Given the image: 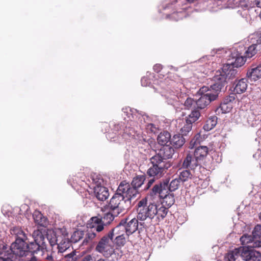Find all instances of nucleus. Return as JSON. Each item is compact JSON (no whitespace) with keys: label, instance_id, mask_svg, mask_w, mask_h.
<instances>
[{"label":"nucleus","instance_id":"nucleus-2","mask_svg":"<svg viewBox=\"0 0 261 261\" xmlns=\"http://www.w3.org/2000/svg\"><path fill=\"white\" fill-rule=\"evenodd\" d=\"M138 219L144 221L147 219L152 220L155 217V222L163 220L167 215L168 208L162 204H155L151 202L148 203L147 198H144L137 203Z\"/></svg>","mask_w":261,"mask_h":261},{"label":"nucleus","instance_id":"nucleus-1","mask_svg":"<svg viewBox=\"0 0 261 261\" xmlns=\"http://www.w3.org/2000/svg\"><path fill=\"white\" fill-rule=\"evenodd\" d=\"M122 112V115L126 122L122 135V138L132 140L138 145L149 146L151 142L150 137L143 134L140 129L145 127L147 133L154 134L158 132V127L154 124L149 123L150 118L144 113L139 112L129 107L123 108Z\"/></svg>","mask_w":261,"mask_h":261},{"label":"nucleus","instance_id":"nucleus-38","mask_svg":"<svg viewBox=\"0 0 261 261\" xmlns=\"http://www.w3.org/2000/svg\"><path fill=\"white\" fill-rule=\"evenodd\" d=\"M46 238L51 246L58 245V239L56 233L54 231H48L46 233Z\"/></svg>","mask_w":261,"mask_h":261},{"label":"nucleus","instance_id":"nucleus-22","mask_svg":"<svg viewBox=\"0 0 261 261\" xmlns=\"http://www.w3.org/2000/svg\"><path fill=\"white\" fill-rule=\"evenodd\" d=\"M247 77L251 81H256L261 79V65L252 66L247 72Z\"/></svg>","mask_w":261,"mask_h":261},{"label":"nucleus","instance_id":"nucleus-31","mask_svg":"<svg viewBox=\"0 0 261 261\" xmlns=\"http://www.w3.org/2000/svg\"><path fill=\"white\" fill-rule=\"evenodd\" d=\"M12 236H15L16 239H27L26 234L22 230L21 228L18 226H15L11 228L10 230Z\"/></svg>","mask_w":261,"mask_h":261},{"label":"nucleus","instance_id":"nucleus-27","mask_svg":"<svg viewBox=\"0 0 261 261\" xmlns=\"http://www.w3.org/2000/svg\"><path fill=\"white\" fill-rule=\"evenodd\" d=\"M250 42L252 44L247 48L244 54L245 57L248 58H252L256 54L258 50L261 49V46L256 43V42L253 43L251 38Z\"/></svg>","mask_w":261,"mask_h":261},{"label":"nucleus","instance_id":"nucleus-49","mask_svg":"<svg viewBox=\"0 0 261 261\" xmlns=\"http://www.w3.org/2000/svg\"><path fill=\"white\" fill-rule=\"evenodd\" d=\"M251 38H252V41L253 43L256 42V43L261 46V33L253 35L251 36Z\"/></svg>","mask_w":261,"mask_h":261},{"label":"nucleus","instance_id":"nucleus-18","mask_svg":"<svg viewBox=\"0 0 261 261\" xmlns=\"http://www.w3.org/2000/svg\"><path fill=\"white\" fill-rule=\"evenodd\" d=\"M240 241L244 247L250 248H259L261 247V241L254 240L251 235L243 234L240 238Z\"/></svg>","mask_w":261,"mask_h":261},{"label":"nucleus","instance_id":"nucleus-62","mask_svg":"<svg viewBox=\"0 0 261 261\" xmlns=\"http://www.w3.org/2000/svg\"><path fill=\"white\" fill-rule=\"evenodd\" d=\"M9 261H15V259L11 258V260Z\"/></svg>","mask_w":261,"mask_h":261},{"label":"nucleus","instance_id":"nucleus-63","mask_svg":"<svg viewBox=\"0 0 261 261\" xmlns=\"http://www.w3.org/2000/svg\"><path fill=\"white\" fill-rule=\"evenodd\" d=\"M168 7V6H166V7H164L163 8H164V9H166V8H167Z\"/></svg>","mask_w":261,"mask_h":261},{"label":"nucleus","instance_id":"nucleus-43","mask_svg":"<svg viewBox=\"0 0 261 261\" xmlns=\"http://www.w3.org/2000/svg\"><path fill=\"white\" fill-rule=\"evenodd\" d=\"M84 232L82 230H77L73 232L71 237V242L75 243L84 237Z\"/></svg>","mask_w":261,"mask_h":261},{"label":"nucleus","instance_id":"nucleus-37","mask_svg":"<svg viewBox=\"0 0 261 261\" xmlns=\"http://www.w3.org/2000/svg\"><path fill=\"white\" fill-rule=\"evenodd\" d=\"M71 240L69 241L68 239H63L58 244V248L59 252L60 253L63 252L70 246Z\"/></svg>","mask_w":261,"mask_h":261},{"label":"nucleus","instance_id":"nucleus-48","mask_svg":"<svg viewBox=\"0 0 261 261\" xmlns=\"http://www.w3.org/2000/svg\"><path fill=\"white\" fill-rule=\"evenodd\" d=\"M77 259L76 253L73 251L64 256L65 261H75Z\"/></svg>","mask_w":261,"mask_h":261},{"label":"nucleus","instance_id":"nucleus-24","mask_svg":"<svg viewBox=\"0 0 261 261\" xmlns=\"http://www.w3.org/2000/svg\"><path fill=\"white\" fill-rule=\"evenodd\" d=\"M242 2V0H217V4L222 5L220 9L235 8L239 7Z\"/></svg>","mask_w":261,"mask_h":261},{"label":"nucleus","instance_id":"nucleus-50","mask_svg":"<svg viewBox=\"0 0 261 261\" xmlns=\"http://www.w3.org/2000/svg\"><path fill=\"white\" fill-rule=\"evenodd\" d=\"M184 15L185 14H183L182 12L180 11L173 13L171 15V17L173 19L177 21L180 19H181Z\"/></svg>","mask_w":261,"mask_h":261},{"label":"nucleus","instance_id":"nucleus-7","mask_svg":"<svg viewBox=\"0 0 261 261\" xmlns=\"http://www.w3.org/2000/svg\"><path fill=\"white\" fill-rule=\"evenodd\" d=\"M151 166L148 169L147 174L150 177L159 178L163 176L166 170L171 167L170 162L160 160L159 156H152L150 159Z\"/></svg>","mask_w":261,"mask_h":261},{"label":"nucleus","instance_id":"nucleus-12","mask_svg":"<svg viewBox=\"0 0 261 261\" xmlns=\"http://www.w3.org/2000/svg\"><path fill=\"white\" fill-rule=\"evenodd\" d=\"M93 180L94 182L93 188L95 197L100 201L106 200L109 196V193L108 189L103 186V179L96 177Z\"/></svg>","mask_w":261,"mask_h":261},{"label":"nucleus","instance_id":"nucleus-44","mask_svg":"<svg viewBox=\"0 0 261 261\" xmlns=\"http://www.w3.org/2000/svg\"><path fill=\"white\" fill-rule=\"evenodd\" d=\"M251 236L254 240L261 241V225L258 224L254 227Z\"/></svg>","mask_w":261,"mask_h":261},{"label":"nucleus","instance_id":"nucleus-8","mask_svg":"<svg viewBox=\"0 0 261 261\" xmlns=\"http://www.w3.org/2000/svg\"><path fill=\"white\" fill-rule=\"evenodd\" d=\"M119 215H115V212H109L104 214L102 216L93 217L91 218L92 224L89 227L95 230L97 232L102 231L104 229V226L110 224L114 219L115 217Z\"/></svg>","mask_w":261,"mask_h":261},{"label":"nucleus","instance_id":"nucleus-57","mask_svg":"<svg viewBox=\"0 0 261 261\" xmlns=\"http://www.w3.org/2000/svg\"><path fill=\"white\" fill-rule=\"evenodd\" d=\"M256 92L257 93V101H258V103L261 106V91L258 89Z\"/></svg>","mask_w":261,"mask_h":261},{"label":"nucleus","instance_id":"nucleus-51","mask_svg":"<svg viewBox=\"0 0 261 261\" xmlns=\"http://www.w3.org/2000/svg\"><path fill=\"white\" fill-rule=\"evenodd\" d=\"M141 85L143 86H147L151 83L150 78H148L146 76H144L141 79Z\"/></svg>","mask_w":261,"mask_h":261},{"label":"nucleus","instance_id":"nucleus-56","mask_svg":"<svg viewBox=\"0 0 261 261\" xmlns=\"http://www.w3.org/2000/svg\"><path fill=\"white\" fill-rule=\"evenodd\" d=\"M68 182L70 184L72 187H73V185L75 183H77V180L76 178L74 179L73 178H72L71 177H70L68 180Z\"/></svg>","mask_w":261,"mask_h":261},{"label":"nucleus","instance_id":"nucleus-33","mask_svg":"<svg viewBox=\"0 0 261 261\" xmlns=\"http://www.w3.org/2000/svg\"><path fill=\"white\" fill-rule=\"evenodd\" d=\"M0 261H9L11 260V254L9 251H7V247L6 245L0 244Z\"/></svg>","mask_w":261,"mask_h":261},{"label":"nucleus","instance_id":"nucleus-35","mask_svg":"<svg viewBox=\"0 0 261 261\" xmlns=\"http://www.w3.org/2000/svg\"><path fill=\"white\" fill-rule=\"evenodd\" d=\"M217 123V117L213 116L209 117L206 121L203 126V128L205 131H209L213 129Z\"/></svg>","mask_w":261,"mask_h":261},{"label":"nucleus","instance_id":"nucleus-46","mask_svg":"<svg viewBox=\"0 0 261 261\" xmlns=\"http://www.w3.org/2000/svg\"><path fill=\"white\" fill-rule=\"evenodd\" d=\"M33 218L35 222L39 225H43V222L45 220L42 217V214L39 212H35L33 215Z\"/></svg>","mask_w":261,"mask_h":261},{"label":"nucleus","instance_id":"nucleus-64","mask_svg":"<svg viewBox=\"0 0 261 261\" xmlns=\"http://www.w3.org/2000/svg\"><path fill=\"white\" fill-rule=\"evenodd\" d=\"M170 68H174L172 66H169Z\"/></svg>","mask_w":261,"mask_h":261},{"label":"nucleus","instance_id":"nucleus-45","mask_svg":"<svg viewBox=\"0 0 261 261\" xmlns=\"http://www.w3.org/2000/svg\"><path fill=\"white\" fill-rule=\"evenodd\" d=\"M192 127V124L189 123L187 121H186V123L184 125L181 127L180 131L181 133V135L186 136L188 135L191 130Z\"/></svg>","mask_w":261,"mask_h":261},{"label":"nucleus","instance_id":"nucleus-13","mask_svg":"<svg viewBox=\"0 0 261 261\" xmlns=\"http://www.w3.org/2000/svg\"><path fill=\"white\" fill-rule=\"evenodd\" d=\"M124 122L119 123L114 125V130L116 133H109L106 135L108 139L112 142H116L120 143L122 140L126 141H132V140H126L123 138L122 135L123 134V129L125 128V125Z\"/></svg>","mask_w":261,"mask_h":261},{"label":"nucleus","instance_id":"nucleus-23","mask_svg":"<svg viewBox=\"0 0 261 261\" xmlns=\"http://www.w3.org/2000/svg\"><path fill=\"white\" fill-rule=\"evenodd\" d=\"M247 87L248 80L246 78H242L235 81L233 91L237 94H242L246 91Z\"/></svg>","mask_w":261,"mask_h":261},{"label":"nucleus","instance_id":"nucleus-9","mask_svg":"<svg viewBox=\"0 0 261 261\" xmlns=\"http://www.w3.org/2000/svg\"><path fill=\"white\" fill-rule=\"evenodd\" d=\"M27 240L16 239L15 242L11 244L7 251H9V253L11 254L12 258L15 259L17 257H24L27 259L29 251L27 248V243L25 242Z\"/></svg>","mask_w":261,"mask_h":261},{"label":"nucleus","instance_id":"nucleus-36","mask_svg":"<svg viewBox=\"0 0 261 261\" xmlns=\"http://www.w3.org/2000/svg\"><path fill=\"white\" fill-rule=\"evenodd\" d=\"M183 99H184L183 102H184V106L185 109H192V108L196 109V100H195L193 98L189 97H187V96H184Z\"/></svg>","mask_w":261,"mask_h":261},{"label":"nucleus","instance_id":"nucleus-39","mask_svg":"<svg viewBox=\"0 0 261 261\" xmlns=\"http://www.w3.org/2000/svg\"><path fill=\"white\" fill-rule=\"evenodd\" d=\"M114 244L117 247L121 248L124 246L126 243V238L125 236H117L114 237L113 240V244Z\"/></svg>","mask_w":261,"mask_h":261},{"label":"nucleus","instance_id":"nucleus-34","mask_svg":"<svg viewBox=\"0 0 261 261\" xmlns=\"http://www.w3.org/2000/svg\"><path fill=\"white\" fill-rule=\"evenodd\" d=\"M97 236L96 232L92 230H88L85 234L84 239L82 242L83 245L90 244L95 240Z\"/></svg>","mask_w":261,"mask_h":261},{"label":"nucleus","instance_id":"nucleus-19","mask_svg":"<svg viewBox=\"0 0 261 261\" xmlns=\"http://www.w3.org/2000/svg\"><path fill=\"white\" fill-rule=\"evenodd\" d=\"M174 153V149L169 146H163L160 150L159 153L153 156H159L160 160L165 162H170L167 160L172 158Z\"/></svg>","mask_w":261,"mask_h":261},{"label":"nucleus","instance_id":"nucleus-60","mask_svg":"<svg viewBox=\"0 0 261 261\" xmlns=\"http://www.w3.org/2000/svg\"><path fill=\"white\" fill-rule=\"evenodd\" d=\"M97 261H105V259L103 258H100L98 259Z\"/></svg>","mask_w":261,"mask_h":261},{"label":"nucleus","instance_id":"nucleus-61","mask_svg":"<svg viewBox=\"0 0 261 261\" xmlns=\"http://www.w3.org/2000/svg\"><path fill=\"white\" fill-rule=\"evenodd\" d=\"M259 218L260 220H261V212L260 213V214L259 215Z\"/></svg>","mask_w":261,"mask_h":261},{"label":"nucleus","instance_id":"nucleus-41","mask_svg":"<svg viewBox=\"0 0 261 261\" xmlns=\"http://www.w3.org/2000/svg\"><path fill=\"white\" fill-rule=\"evenodd\" d=\"M181 182H182L179 180L178 177L172 179L169 185H168V191L170 192L175 191L178 188Z\"/></svg>","mask_w":261,"mask_h":261},{"label":"nucleus","instance_id":"nucleus-54","mask_svg":"<svg viewBox=\"0 0 261 261\" xmlns=\"http://www.w3.org/2000/svg\"><path fill=\"white\" fill-rule=\"evenodd\" d=\"M82 261H93V259L91 255H87L82 259Z\"/></svg>","mask_w":261,"mask_h":261},{"label":"nucleus","instance_id":"nucleus-29","mask_svg":"<svg viewBox=\"0 0 261 261\" xmlns=\"http://www.w3.org/2000/svg\"><path fill=\"white\" fill-rule=\"evenodd\" d=\"M161 198L163 200L160 204L163 205L164 206L166 205L168 207H170L175 202L174 194L169 192L168 190L166 191V192L163 194V196H161Z\"/></svg>","mask_w":261,"mask_h":261},{"label":"nucleus","instance_id":"nucleus-30","mask_svg":"<svg viewBox=\"0 0 261 261\" xmlns=\"http://www.w3.org/2000/svg\"><path fill=\"white\" fill-rule=\"evenodd\" d=\"M186 141L185 138L180 134H176L173 136L170 140L171 144L176 148L182 147Z\"/></svg>","mask_w":261,"mask_h":261},{"label":"nucleus","instance_id":"nucleus-58","mask_svg":"<svg viewBox=\"0 0 261 261\" xmlns=\"http://www.w3.org/2000/svg\"><path fill=\"white\" fill-rule=\"evenodd\" d=\"M253 4L257 7L261 9V0H254Z\"/></svg>","mask_w":261,"mask_h":261},{"label":"nucleus","instance_id":"nucleus-20","mask_svg":"<svg viewBox=\"0 0 261 261\" xmlns=\"http://www.w3.org/2000/svg\"><path fill=\"white\" fill-rule=\"evenodd\" d=\"M138 220V218L137 219L134 218L129 221L128 219L121 220V221L125 222L124 226H125V233L127 236L128 237L138 229L139 225Z\"/></svg>","mask_w":261,"mask_h":261},{"label":"nucleus","instance_id":"nucleus-32","mask_svg":"<svg viewBox=\"0 0 261 261\" xmlns=\"http://www.w3.org/2000/svg\"><path fill=\"white\" fill-rule=\"evenodd\" d=\"M171 140L170 134L167 132L164 131L161 132L158 137L157 140L160 145L162 146H166L167 143Z\"/></svg>","mask_w":261,"mask_h":261},{"label":"nucleus","instance_id":"nucleus-11","mask_svg":"<svg viewBox=\"0 0 261 261\" xmlns=\"http://www.w3.org/2000/svg\"><path fill=\"white\" fill-rule=\"evenodd\" d=\"M145 179V175H137L133 178L131 185L125 181L121 182L120 185L123 186V188L125 189L126 194L128 195V196H131L135 198L139 193L138 189L143 185Z\"/></svg>","mask_w":261,"mask_h":261},{"label":"nucleus","instance_id":"nucleus-28","mask_svg":"<svg viewBox=\"0 0 261 261\" xmlns=\"http://www.w3.org/2000/svg\"><path fill=\"white\" fill-rule=\"evenodd\" d=\"M242 247L236 248L234 250L229 251L224 256L225 261H236L239 256L241 257L242 252Z\"/></svg>","mask_w":261,"mask_h":261},{"label":"nucleus","instance_id":"nucleus-55","mask_svg":"<svg viewBox=\"0 0 261 261\" xmlns=\"http://www.w3.org/2000/svg\"><path fill=\"white\" fill-rule=\"evenodd\" d=\"M154 181V178L149 180V181H148V182L147 184L146 187L145 189H148L151 186V185L153 184Z\"/></svg>","mask_w":261,"mask_h":261},{"label":"nucleus","instance_id":"nucleus-4","mask_svg":"<svg viewBox=\"0 0 261 261\" xmlns=\"http://www.w3.org/2000/svg\"><path fill=\"white\" fill-rule=\"evenodd\" d=\"M123 185H119L116 193L110 199L109 203L110 210L115 212V215H119L126 208L127 205L130 204L133 198L126 194V191L123 188Z\"/></svg>","mask_w":261,"mask_h":261},{"label":"nucleus","instance_id":"nucleus-5","mask_svg":"<svg viewBox=\"0 0 261 261\" xmlns=\"http://www.w3.org/2000/svg\"><path fill=\"white\" fill-rule=\"evenodd\" d=\"M238 70L234 65L227 64L223 65L222 71H218L213 77V87L218 88L220 91L226 85L228 81L236 77Z\"/></svg>","mask_w":261,"mask_h":261},{"label":"nucleus","instance_id":"nucleus-53","mask_svg":"<svg viewBox=\"0 0 261 261\" xmlns=\"http://www.w3.org/2000/svg\"><path fill=\"white\" fill-rule=\"evenodd\" d=\"M153 69L154 71L159 72L162 69V65L160 64H156L154 65Z\"/></svg>","mask_w":261,"mask_h":261},{"label":"nucleus","instance_id":"nucleus-21","mask_svg":"<svg viewBox=\"0 0 261 261\" xmlns=\"http://www.w3.org/2000/svg\"><path fill=\"white\" fill-rule=\"evenodd\" d=\"M199 165V162L194 156H193L192 154L189 153L184 160L182 167L194 170Z\"/></svg>","mask_w":261,"mask_h":261},{"label":"nucleus","instance_id":"nucleus-26","mask_svg":"<svg viewBox=\"0 0 261 261\" xmlns=\"http://www.w3.org/2000/svg\"><path fill=\"white\" fill-rule=\"evenodd\" d=\"M208 148L206 146H200L197 147L194 151V156L199 162L203 161L207 156Z\"/></svg>","mask_w":261,"mask_h":261},{"label":"nucleus","instance_id":"nucleus-15","mask_svg":"<svg viewBox=\"0 0 261 261\" xmlns=\"http://www.w3.org/2000/svg\"><path fill=\"white\" fill-rule=\"evenodd\" d=\"M169 182V180L166 179L162 182H160L154 185L150 191L149 196L152 198H154L156 197H159L161 198V196H163V194L168 190Z\"/></svg>","mask_w":261,"mask_h":261},{"label":"nucleus","instance_id":"nucleus-47","mask_svg":"<svg viewBox=\"0 0 261 261\" xmlns=\"http://www.w3.org/2000/svg\"><path fill=\"white\" fill-rule=\"evenodd\" d=\"M246 58H246L245 56L238 57L235 60L234 65H235L236 67L242 66L245 64Z\"/></svg>","mask_w":261,"mask_h":261},{"label":"nucleus","instance_id":"nucleus-59","mask_svg":"<svg viewBox=\"0 0 261 261\" xmlns=\"http://www.w3.org/2000/svg\"><path fill=\"white\" fill-rule=\"evenodd\" d=\"M194 0H182V2H185V1H187V2H188L189 3H192L194 1Z\"/></svg>","mask_w":261,"mask_h":261},{"label":"nucleus","instance_id":"nucleus-17","mask_svg":"<svg viewBox=\"0 0 261 261\" xmlns=\"http://www.w3.org/2000/svg\"><path fill=\"white\" fill-rule=\"evenodd\" d=\"M234 100L233 96H226L221 103L220 106L216 110V113L217 114L220 113H229L232 108V102Z\"/></svg>","mask_w":261,"mask_h":261},{"label":"nucleus","instance_id":"nucleus-14","mask_svg":"<svg viewBox=\"0 0 261 261\" xmlns=\"http://www.w3.org/2000/svg\"><path fill=\"white\" fill-rule=\"evenodd\" d=\"M241 257L246 261H261V253L254 248L242 247Z\"/></svg>","mask_w":261,"mask_h":261},{"label":"nucleus","instance_id":"nucleus-42","mask_svg":"<svg viewBox=\"0 0 261 261\" xmlns=\"http://www.w3.org/2000/svg\"><path fill=\"white\" fill-rule=\"evenodd\" d=\"M192 174L189 170H185L180 172L178 177L179 180L182 182L187 181L189 178H191Z\"/></svg>","mask_w":261,"mask_h":261},{"label":"nucleus","instance_id":"nucleus-52","mask_svg":"<svg viewBox=\"0 0 261 261\" xmlns=\"http://www.w3.org/2000/svg\"><path fill=\"white\" fill-rule=\"evenodd\" d=\"M46 259L48 261H58L57 258L56 257L54 253H52L50 255H48L46 256Z\"/></svg>","mask_w":261,"mask_h":261},{"label":"nucleus","instance_id":"nucleus-10","mask_svg":"<svg viewBox=\"0 0 261 261\" xmlns=\"http://www.w3.org/2000/svg\"><path fill=\"white\" fill-rule=\"evenodd\" d=\"M113 240L108 233L104 235L98 242L95 247L96 251L105 257L111 256L114 252Z\"/></svg>","mask_w":261,"mask_h":261},{"label":"nucleus","instance_id":"nucleus-40","mask_svg":"<svg viewBox=\"0 0 261 261\" xmlns=\"http://www.w3.org/2000/svg\"><path fill=\"white\" fill-rule=\"evenodd\" d=\"M200 116V113L198 110H194L191 112V113L189 114V116L186 119V121L190 122L191 124L196 122Z\"/></svg>","mask_w":261,"mask_h":261},{"label":"nucleus","instance_id":"nucleus-3","mask_svg":"<svg viewBox=\"0 0 261 261\" xmlns=\"http://www.w3.org/2000/svg\"><path fill=\"white\" fill-rule=\"evenodd\" d=\"M32 237L34 242L27 243L29 253L27 259L24 261H37V257L42 256L45 251V238L42 232L39 229L35 230L32 233Z\"/></svg>","mask_w":261,"mask_h":261},{"label":"nucleus","instance_id":"nucleus-16","mask_svg":"<svg viewBox=\"0 0 261 261\" xmlns=\"http://www.w3.org/2000/svg\"><path fill=\"white\" fill-rule=\"evenodd\" d=\"M184 96H186L185 93H182L181 92L179 93L177 90H176V94H174L173 92H172L167 93L165 95L167 103L172 105L174 107L177 106L178 105V102H180L181 103H183V98Z\"/></svg>","mask_w":261,"mask_h":261},{"label":"nucleus","instance_id":"nucleus-6","mask_svg":"<svg viewBox=\"0 0 261 261\" xmlns=\"http://www.w3.org/2000/svg\"><path fill=\"white\" fill-rule=\"evenodd\" d=\"M199 92L201 96L196 100V109H203L212 101L216 100L221 91L218 88H214L213 84L210 88L202 87Z\"/></svg>","mask_w":261,"mask_h":261},{"label":"nucleus","instance_id":"nucleus-25","mask_svg":"<svg viewBox=\"0 0 261 261\" xmlns=\"http://www.w3.org/2000/svg\"><path fill=\"white\" fill-rule=\"evenodd\" d=\"M124 224H125V222L121 221L117 226L111 229L108 233L113 239H114V237H117V236H125L126 233Z\"/></svg>","mask_w":261,"mask_h":261}]
</instances>
